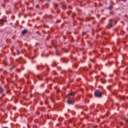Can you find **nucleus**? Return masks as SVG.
I'll return each mask as SVG.
<instances>
[{
    "mask_svg": "<svg viewBox=\"0 0 128 128\" xmlns=\"http://www.w3.org/2000/svg\"><path fill=\"white\" fill-rule=\"evenodd\" d=\"M94 96L96 98H100L102 96V92L100 90H96L94 92Z\"/></svg>",
    "mask_w": 128,
    "mask_h": 128,
    "instance_id": "nucleus-1",
    "label": "nucleus"
},
{
    "mask_svg": "<svg viewBox=\"0 0 128 128\" xmlns=\"http://www.w3.org/2000/svg\"><path fill=\"white\" fill-rule=\"evenodd\" d=\"M114 26V21H112V20H109V24H108V28H112ZM110 27V28H108Z\"/></svg>",
    "mask_w": 128,
    "mask_h": 128,
    "instance_id": "nucleus-2",
    "label": "nucleus"
},
{
    "mask_svg": "<svg viewBox=\"0 0 128 128\" xmlns=\"http://www.w3.org/2000/svg\"><path fill=\"white\" fill-rule=\"evenodd\" d=\"M4 22H6V20L0 19V24H4Z\"/></svg>",
    "mask_w": 128,
    "mask_h": 128,
    "instance_id": "nucleus-3",
    "label": "nucleus"
},
{
    "mask_svg": "<svg viewBox=\"0 0 128 128\" xmlns=\"http://www.w3.org/2000/svg\"><path fill=\"white\" fill-rule=\"evenodd\" d=\"M67 103L68 104H72V100L70 99H68L67 100Z\"/></svg>",
    "mask_w": 128,
    "mask_h": 128,
    "instance_id": "nucleus-4",
    "label": "nucleus"
},
{
    "mask_svg": "<svg viewBox=\"0 0 128 128\" xmlns=\"http://www.w3.org/2000/svg\"><path fill=\"white\" fill-rule=\"evenodd\" d=\"M27 32H28V30L25 29L22 31V34L24 36V35L26 34Z\"/></svg>",
    "mask_w": 128,
    "mask_h": 128,
    "instance_id": "nucleus-5",
    "label": "nucleus"
},
{
    "mask_svg": "<svg viewBox=\"0 0 128 128\" xmlns=\"http://www.w3.org/2000/svg\"><path fill=\"white\" fill-rule=\"evenodd\" d=\"M4 90L2 88L0 87V94H4Z\"/></svg>",
    "mask_w": 128,
    "mask_h": 128,
    "instance_id": "nucleus-6",
    "label": "nucleus"
},
{
    "mask_svg": "<svg viewBox=\"0 0 128 128\" xmlns=\"http://www.w3.org/2000/svg\"><path fill=\"white\" fill-rule=\"evenodd\" d=\"M63 10H66V4H62Z\"/></svg>",
    "mask_w": 128,
    "mask_h": 128,
    "instance_id": "nucleus-7",
    "label": "nucleus"
},
{
    "mask_svg": "<svg viewBox=\"0 0 128 128\" xmlns=\"http://www.w3.org/2000/svg\"><path fill=\"white\" fill-rule=\"evenodd\" d=\"M121 100H126V97L125 96H119Z\"/></svg>",
    "mask_w": 128,
    "mask_h": 128,
    "instance_id": "nucleus-8",
    "label": "nucleus"
},
{
    "mask_svg": "<svg viewBox=\"0 0 128 128\" xmlns=\"http://www.w3.org/2000/svg\"><path fill=\"white\" fill-rule=\"evenodd\" d=\"M58 4H56V3L54 4V8H56L58 6Z\"/></svg>",
    "mask_w": 128,
    "mask_h": 128,
    "instance_id": "nucleus-9",
    "label": "nucleus"
},
{
    "mask_svg": "<svg viewBox=\"0 0 128 128\" xmlns=\"http://www.w3.org/2000/svg\"><path fill=\"white\" fill-rule=\"evenodd\" d=\"M108 10H112V8H113V7L112 6H108Z\"/></svg>",
    "mask_w": 128,
    "mask_h": 128,
    "instance_id": "nucleus-10",
    "label": "nucleus"
},
{
    "mask_svg": "<svg viewBox=\"0 0 128 128\" xmlns=\"http://www.w3.org/2000/svg\"><path fill=\"white\" fill-rule=\"evenodd\" d=\"M123 120H124V122H128V119L126 118H123Z\"/></svg>",
    "mask_w": 128,
    "mask_h": 128,
    "instance_id": "nucleus-11",
    "label": "nucleus"
},
{
    "mask_svg": "<svg viewBox=\"0 0 128 128\" xmlns=\"http://www.w3.org/2000/svg\"><path fill=\"white\" fill-rule=\"evenodd\" d=\"M70 96H76V94L71 93V94H70Z\"/></svg>",
    "mask_w": 128,
    "mask_h": 128,
    "instance_id": "nucleus-12",
    "label": "nucleus"
},
{
    "mask_svg": "<svg viewBox=\"0 0 128 128\" xmlns=\"http://www.w3.org/2000/svg\"><path fill=\"white\" fill-rule=\"evenodd\" d=\"M37 78H38V80H42V78H40V76H37Z\"/></svg>",
    "mask_w": 128,
    "mask_h": 128,
    "instance_id": "nucleus-13",
    "label": "nucleus"
},
{
    "mask_svg": "<svg viewBox=\"0 0 128 128\" xmlns=\"http://www.w3.org/2000/svg\"><path fill=\"white\" fill-rule=\"evenodd\" d=\"M56 55L57 56H60V54H58V50H56Z\"/></svg>",
    "mask_w": 128,
    "mask_h": 128,
    "instance_id": "nucleus-14",
    "label": "nucleus"
},
{
    "mask_svg": "<svg viewBox=\"0 0 128 128\" xmlns=\"http://www.w3.org/2000/svg\"><path fill=\"white\" fill-rule=\"evenodd\" d=\"M64 62H66V64H67V63L68 62V61L66 62V60H64Z\"/></svg>",
    "mask_w": 128,
    "mask_h": 128,
    "instance_id": "nucleus-15",
    "label": "nucleus"
},
{
    "mask_svg": "<svg viewBox=\"0 0 128 128\" xmlns=\"http://www.w3.org/2000/svg\"><path fill=\"white\" fill-rule=\"evenodd\" d=\"M122 2H126V0H122Z\"/></svg>",
    "mask_w": 128,
    "mask_h": 128,
    "instance_id": "nucleus-16",
    "label": "nucleus"
},
{
    "mask_svg": "<svg viewBox=\"0 0 128 128\" xmlns=\"http://www.w3.org/2000/svg\"><path fill=\"white\" fill-rule=\"evenodd\" d=\"M14 67H12V68H10V70H12L14 69Z\"/></svg>",
    "mask_w": 128,
    "mask_h": 128,
    "instance_id": "nucleus-17",
    "label": "nucleus"
},
{
    "mask_svg": "<svg viewBox=\"0 0 128 128\" xmlns=\"http://www.w3.org/2000/svg\"><path fill=\"white\" fill-rule=\"evenodd\" d=\"M46 2H50V0H46Z\"/></svg>",
    "mask_w": 128,
    "mask_h": 128,
    "instance_id": "nucleus-18",
    "label": "nucleus"
},
{
    "mask_svg": "<svg viewBox=\"0 0 128 128\" xmlns=\"http://www.w3.org/2000/svg\"><path fill=\"white\" fill-rule=\"evenodd\" d=\"M74 66H76V68H78V65H74Z\"/></svg>",
    "mask_w": 128,
    "mask_h": 128,
    "instance_id": "nucleus-19",
    "label": "nucleus"
},
{
    "mask_svg": "<svg viewBox=\"0 0 128 128\" xmlns=\"http://www.w3.org/2000/svg\"><path fill=\"white\" fill-rule=\"evenodd\" d=\"M54 66H56V65H52L53 68H54Z\"/></svg>",
    "mask_w": 128,
    "mask_h": 128,
    "instance_id": "nucleus-20",
    "label": "nucleus"
},
{
    "mask_svg": "<svg viewBox=\"0 0 128 128\" xmlns=\"http://www.w3.org/2000/svg\"><path fill=\"white\" fill-rule=\"evenodd\" d=\"M3 128H8L5 126V127H4Z\"/></svg>",
    "mask_w": 128,
    "mask_h": 128,
    "instance_id": "nucleus-21",
    "label": "nucleus"
},
{
    "mask_svg": "<svg viewBox=\"0 0 128 128\" xmlns=\"http://www.w3.org/2000/svg\"><path fill=\"white\" fill-rule=\"evenodd\" d=\"M5 96L4 94H2V96Z\"/></svg>",
    "mask_w": 128,
    "mask_h": 128,
    "instance_id": "nucleus-22",
    "label": "nucleus"
},
{
    "mask_svg": "<svg viewBox=\"0 0 128 128\" xmlns=\"http://www.w3.org/2000/svg\"><path fill=\"white\" fill-rule=\"evenodd\" d=\"M42 110L44 112V109H43Z\"/></svg>",
    "mask_w": 128,
    "mask_h": 128,
    "instance_id": "nucleus-23",
    "label": "nucleus"
},
{
    "mask_svg": "<svg viewBox=\"0 0 128 128\" xmlns=\"http://www.w3.org/2000/svg\"><path fill=\"white\" fill-rule=\"evenodd\" d=\"M84 70H86V69L84 68Z\"/></svg>",
    "mask_w": 128,
    "mask_h": 128,
    "instance_id": "nucleus-24",
    "label": "nucleus"
},
{
    "mask_svg": "<svg viewBox=\"0 0 128 128\" xmlns=\"http://www.w3.org/2000/svg\"><path fill=\"white\" fill-rule=\"evenodd\" d=\"M70 72H72V70H70Z\"/></svg>",
    "mask_w": 128,
    "mask_h": 128,
    "instance_id": "nucleus-25",
    "label": "nucleus"
},
{
    "mask_svg": "<svg viewBox=\"0 0 128 128\" xmlns=\"http://www.w3.org/2000/svg\"><path fill=\"white\" fill-rule=\"evenodd\" d=\"M66 52H68V51H66Z\"/></svg>",
    "mask_w": 128,
    "mask_h": 128,
    "instance_id": "nucleus-26",
    "label": "nucleus"
}]
</instances>
